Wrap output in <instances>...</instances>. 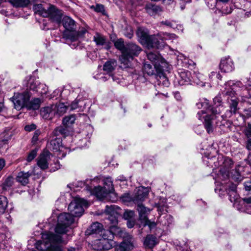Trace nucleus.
Masks as SVG:
<instances>
[{
	"mask_svg": "<svg viewBox=\"0 0 251 251\" xmlns=\"http://www.w3.org/2000/svg\"><path fill=\"white\" fill-rule=\"evenodd\" d=\"M74 221V218L69 213H60L57 209L53 211L48 219V228L53 229L56 234L50 231L42 233V240L35 244L37 251H62L61 245L66 243L61 235L68 232Z\"/></svg>",
	"mask_w": 251,
	"mask_h": 251,
	"instance_id": "nucleus-1",
	"label": "nucleus"
},
{
	"mask_svg": "<svg viewBox=\"0 0 251 251\" xmlns=\"http://www.w3.org/2000/svg\"><path fill=\"white\" fill-rule=\"evenodd\" d=\"M65 30L63 32V38L72 49L76 48L79 43L78 33L76 32L75 22L69 16H65L62 20Z\"/></svg>",
	"mask_w": 251,
	"mask_h": 251,
	"instance_id": "nucleus-2",
	"label": "nucleus"
},
{
	"mask_svg": "<svg viewBox=\"0 0 251 251\" xmlns=\"http://www.w3.org/2000/svg\"><path fill=\"white\" fill-rule=\"evenodd\" d=\"M241 84V82L234 83L233 81H229L225 84L226 87L223 92L224 97L226 99L229 104V111L231 114H235L238 109L239 100L236 96V87Z\"/></svg>",
	"mask_w": 251,
	"mask_h": 251,
	"instance_id": "nucleus-3",
	"label": "nucleus"
},
{
	"mask_svg": "<svg viewBox=\"0 0 251 251\" xmlns=\"http://www.w3.org/2000/svg\"><path fill=\"white\" fill-rule=\"evenodd\" d=\"M118 208V207L116 205H111L110 206L108 205L106 206L105 212L108 216L106 223L108 224L109 225L108 226L109 230H104V232L114 235L117 234V233L112 229H114L115 231L118 230L119 233L126 231L125 228H122L118 226V218L119 215L116 210V208Z\"/></svg>",
	"mask_w": 251,
	"mask_h": 251,
	"instance_id": "nucleus-4",
	"label": "nucleus"
},
{
	"mask_svg": "<svg viewBox=\"0 0 251 251\" xmlns=\"http://www.w3.org/2000/svg\"><path fill=\"white\" fill-rule=\"evenodd\" d=\"M141 51L142 49L137 45L132 42L126 43L125 52L120 57L122 67L125 68L129 67L131 61L134 57L137 56Z\"/></svg>",
	"mask_w": 251,
	"mask_h": 251,
	"instance_id": "nucleus-5",
	"label": "nucleus"
},
{
	"mask_svg": "<svg viewBox=\"0 0 251 251\" xmlns=\"http://www.w3.org/2000/svg\"><path fill=\"white\" fill-rule=\"evenodd\" d=\"M206 114L203 116L204 119V125L205 128L208 133H211L213 131L214 126L213 125L214 117L219 118L220 116V110L219 107H211L208 109L206 112L201 110L198 113V118L201 120V114Z\"/></svg>",
	"mask_w": 251,
	"mask_h": 251,
	"instance_id": "nucleus-6",
	"label": "nucleus"
},
{
	"mask_svg": "<svg viewBox=\"0 0 251 251\" xmlns=\"http://www.w3.org/2000/svg\"><path fill=\"white\" fill-rule=\"evenodd\" d=\"M112 230L117 233L116 236L123 239V242L115 247V251H130L133 249L134 239L132 236L126 232V231L119 233L118 230L116 231L114 229Z\"/></svg>",
	"mask_w": 251,
	"mask_h": 251,
	"instance_id": "nucleus-7",
	"label": "nucleus"
},
{
	"mask_svg": "<svg viewBox=\"0 0 251 251\" xmlns=\"http://www.w3.org/2000/svg\"><path fill=\"white\" fill-rule=\"evenodd\" d=\"M218 163L214 162L215 167H220L218 177L222 180L229 177V169L232 167L233 162L229 157L218 156Z\"/></svg>",
	"mask_w": 251,
	"mask_h": 251,
	"instance_id": "nucleus-8",
	"label": "nucleus"
},
{
	"mask_svg": "<svg viewBox=\"0 0 251 251\" xmlns=\"http://www.w3.org/2000/svg\"><path fill=\"white\" fill-rule=\"evenodd\" d=\"M88 207V201L83 199H76L74 201L71 202L68 206V210L70 214L73 217L81 216L83 212V207Z\"/></svg>",
	"mask_w": 251,
	"mask_h": 251,
	"instance_id": "nucleus-9",
	"label": "nucleus"
},
{
	"mask_svg": "<svg viewBox=\"0 0 251 251\" xmlns=\"http://www.w3.org/2000/svg\"><path fill=\"white\" fill-rule=\"evenodd\" d=\"M31 96L29 91H25L21 93H14V96L10 100L13 103L15 108L20 110L23 107H26Z\"/></svg>",
	"mask_w": 251,
	"mask_h": 251,
	"instance_id": "nucleus-10",
	"label": "nucleus"
},
{
	"mask_svg": "<svg viewBox=\"0 0 251 251\" xmlns=\"http://www.w3.org/2000/svg\"><path fill=\"white\" fill-rule=\"evenodd\" d=\"M169 69V66L167 63L163 62L162 65L153 64V65L145 63L144 65L143 71L145 74L149 75H154L156 77L160 72L168 71Z\"/></svg>",
	"mask_w": 251,
	"mask_h": 251,
	"instance_id": "nucleus-11",
	"label": "nucleus"
},
{
	"mask_svg": "<svg viewBox=\"0 0 251 251\" xmlns=\"http://www.w3.org/2000/svg\"><path fill=\"white\" fill-rule=\"evenodd\" d=\"M106 232H104L102 235V238L95 240L93 244V249L97 251L108 250L111 249L113 245V241L108 239L106 237Z\"/></svg>",
	"mask_w": 251,
	"mask_h": 251,
	"instance_id": "nucleus-12",
	"label": "nucleus"
},
{
	"mask_svg": "<svg viewBox=\"0 0 251 251\" xmlns=\"http://www.w3.org/2000/svg\"><path fill=\"white\" fill-rule=\"evenodd\" d=\"M44 17L49 18L52 22L59 24L61 22L62 13L56 6L50 5L47 7L46 12L43 13Z\"/></svg>",
	"mask_w": 251,
	"mask_h": 251,
	"instance_id": "nucleus-13",
	"label": "nucleus"
},
{
	"mask_svg": "<svg viewBox=\"0 0 251 251\" xmlns=\"http://www.w3.org/2000/svg\"><path fill=\"white\" fill-rule=\"evenodd\" d=\"M146 45L150 48L161 49L164 46L162 37L160 34L151 35Z\"/></svg>",
	"mask_w": 251,
	"mask_h": 251,
	"instance_id": "nucleus-14",
	"label": "nucleus"
},
{
	"mask_svg": "<svg viewBox=\"0 0 251 251\" xmlns=\"http://www.w3.org/2000/svg\"><path fill=\"white\" fill-rule=\"evenodd\" d=\"M219 68L222 72L229 73L234 69V65L232 60L227 56L221 59Z\"/></svg>",
	"mask_w": 251,
	"mask_h": 251,
	"instance_id": "nucleus-15",
	"label": "nucleus"
},
{
	"mask_svg": "<svg viewBox=\"0 0 251 251\" xmlns=\"http://www.w3.org/2000/svg\"><path fill=\"white\" fill-rule=\"evenodd\" d=\"M148 194L149 189L148 188L143 186L139 187L133 196V202L137 204L141 203L148 197Z\"/></svg>",
	"mask_w": 251,
	"mask_h": 251,
	"instance_id": "nucleus-16",
	"label": "nucleus"
},
{
	"mask_svg": "<svg viewBox=\"0 0 251 251\" xmlns=\"http://www.w3.org/2000/svg\"><path fill=\"white\" fill-rule=\"evenodd\" d=\"M179 78L178 82L180 85L191 84L192 82V75L187 70H181L179 72Z\"/></svg>",
	"mask_w": 251,
	"mask_h": 251,
	"instance_id": "nucleus-17",
	"label": "nucleus"
},
{
	"mask_svg": "<svg viewBox=\"0 0 251 251\" xmlns=\"http://www.w3.org/2000/svg\"><path fill=\"white\" fill-rule=\"evenodd\" d=\"M136 34L139 38V42L144 45H146L148 43V40H149L151 36L149 35L148 30L143 27H139L137 30Z\"/></svg>",
	"mask_w": 251,
	"mask_h": 251,
	"instance_id": "nucleus-18",
	"label": "nucleus"
},
{
	"mask_svg": "<svg viewBox=\"0 0 251 251\" xmlns=\"http://www.w3.org/2000/svg\"><path fill=\"white\" fill-rule=\"evenodd\" d=\"M50 158L49 152H44L41 154L38 157L37 165L42 170L48 168L49 165V160Z\"/></svg>",
	"mask_w": 251,
	"mask_h": 251,
	"instance_id": "nucleus-19",
	"label": "nucleus"
},
{
	"mask_svg": "<svg viewBox=\"0 0 251 251\" xmlns=\"http://www.w3.org/2000/svg\"><path fill=\"white\" fill-rule=\"evenodd\" d=\"M148 59L150 60L153 64H161L162 63H167L166 60L163 58L156 51H149L147 52Z\"/></svg>",
	"mask_w": 251,
	"mask_h": 251,
	"instance_id": "nucleus-20",
	"label": "nucleus"
},
{
	"mask_svg": "<svg viewBox=\"0 0 251 251\" xmlns=\"http://www.w3.org/2000/svg\"><path fill=\"white\" fill-rule=\"evenodd\" d=\"M117 66V63L116 60L110 59L107 60L103 66V70L106 72L108 75L113 73Z\"/></svg>",
	"mask_w": 251,
	"mask_h": 251,
	"instance_id": "nucleus-21",
	"label": "nucleus"
},
{
	"mask_svg": "<svg viewBox=\"0 0 251 251\" xmlns=\"http://www.w3.org/2000/svg\"><path fill=\"white\" fill-rule=\"evenodd\" d=\"M103 229V226L101 224L95 222L91 225L89 228L86 230V232L88 235L100 234V233H101V235H102V232Z\"/></svg>",
	"mask_w": 251,
	"mask_h": 251,
	"instance_id": "nucleus-22",
	"label": "nucleus"
},
{
	"mask_svg": "<svg viewBox=\"0 0 251 251\" xmlns=\"http://www.w3.org/2000/svg\"><path fill=\"white\" fill-rule=\"evenodd\" d=\"M49 148L54 152L61 151L63 149L61 140L60 138H55L50 141L48 145Z\"/></svg>",
	"mask_w": 251,
	"mask_h": 251,
	"instance_id": "nucleus-23",
	"label": "nucleus"
},
{
	"mask_svg": "<svg viewBox=\"0 0 251 251\" xmlns=\"http://www.w3.org/2000/svg\"><path fill=\"white\" fill-rule=\"evenodd\" d=\"M92 193L96 196L98 199H102V198L106 197L108 193H109L103 187L100 186H96L92 191Z\"/></svg>",
	"mask_w": 251,
	"mask_h": 251,
	"instance_id": "nucleus-24",
	"label": "nucleus"
},
{
	"mask_svg": "<svg viewBox=\"0 0 251 251\" xmlns=\"http://www.w3.org/2000/svg\"><path fill=\"white\" fill-rule=\"evenodd\" d=\"M145 9L151 16L158 14L162 11V9L159 6L152 3H147L145 6Z\"/></svg>",
	"mask_w": 251,
	"mask_h": 251,
	"instance_id": "nucleus-25",
	"label": "nucleus"
},
{
	"mask_svg": "<svg viewBox=\"0 0 251 251\" xmlns=\"http://www.w3.org/2000/svg\"><path fill=\"white\" fill-rule=\"evenodd\" d=\"M164 71L160 72L155 77V78L157 81V84L158 85L168 87L170 85V82L168 78L164 75Z\"/></svg>",
	"mask_w": 251,
	"mask_h": 251,
	"instance_id": "nucleus-26",
	"label": "nucleus"
},
{
	"mask_svg": "<svg viewBox=\"0 0 251 251\" xmlns=\"http://www.w3.org/2000/svg\"><path fill=\"white\" fill-rule=\"evenodd\" d=\"M157 243L156 237L152 235H148L144 242L145 248L149 249L153 248Z\"/></svg>",
	"mask_w": 251,
	"mask_h": 251,
	"instance_id": "nucleus-27",
	"label": "nucleus"
},
{
	"mask_svg": "<svg viewBox=\"0 0 251 251\" xmlns=\"http://www.w3.org/2000/svg\"><path fill=\"white\" fill-rule=\"evenodd\" d=\"M8 1L15 8H24L27 7L30 3V0H5Z\"/></svg>",
	"mask_w": 251,
	"mask_h": 251,
	"instance_id": "nucleus-28",
	"label": "nucleus"
},
{
	"mask_svg": "<svg viewBox=\"0 0 251 251\" xmlns=\"http://www.w3.org/2000/svg\"><path fill=\"white\" fill-rule=\"evenodd\" d=\"M31 174L29 172H20L17 176V180L23 185H25L28 183L29 177Z\"/></svg>",
	"mask_w": 251,
	"mask_h": 251,
	"instance_id": "nucleus-29",
	"label": "nucleus"
},
{
	"mask_svg": "<svg viewBox=\"0 0 251 251\" xmlns=\"http://www.w3.org/2000/svg\"><path fill=\"white\" fill-rule=\"evenodd\" d=\"M137 210L139 212V218L141 220L146 219L147 215L150 212V209L145 207L142 203L137 204Z\"/></svg>",
	"mask_w": 251,
	"mask_h": 251,
	"instance_id": "nucleus-30",
	"label": "nucleus"
},
{
	"mask_svg": "<svg viewBox=\"0 0 251 251\" xmlns=\"http://www.w3.org/2000/svg\"><path fill=\"white\" fill-rule=\"evenodd\" d=\"M94 41L98 47H102L106 45V38L102 34L97 32L93 37Z\"/></svg>",
	"mask_w": 251,
	"mask_h": 251,
	"instance_id": "nucleus-31",
	"label": "nucleus"
},
{
	"mask_svg": "<svg viewBox=\"0 0 251 251\" xmlns=\"http://www.w3.org/2000/svg\"><path fill=\"white\" fill-rule=\"evenodd\" d=\"M41 100L40 98H34L27 102L26 108L28 109L36 110L40 106Z\"/></svg>",
	"mask_w": 251,
	"mask_h": 251,
	"instance_id": "nucleus-32",
	"label": "nucleus"
},
{
	"mask_svg": "<svg viewBox=\"0 0 251 251\" xmlns=\"http://www.w3.org/2000/svg\"><path fill=\"white\" fill-rule=\"evenodd\" d=\"M203 75L199 72H194L192 75V82L201 87L205 86V82L203 81Z\"/></svg>",
	"mask_w": 251,
	"mask_h": 251,
	"instance_id": "nucleus-33",
	"label": "nucleus"
},
{
	"mask_svg": "<svg viewBox=\"0 0 251 251\" xmlns=\"http://www.w3.org/2000/svg\"><path fill=\"white\" fill-rule=\"evenodd\" d=\"M114 45L116 49L120 51L121 55L124 54L126 47V43L125 44L122 38L118 39L116 40L114 42Z\"/></svg>",
	"mask_w": 251,
	"mask_h": 251,
	"instance_id": "nucleus-34",
	"label": "nucleus"
},
{
	"mask_svg": "<svg viewBox=\"0 0 251 251\" xmlns=\"http://www.w3.org/2000/svg\"><path fill=\"white\" fill-rule=\"evenodd\" d=\"M104 188L106 189L107 191L109 193H111L114 190L113 181L111 177H104L102 179Z\"/></svg>",
	"mask_w": 251,
	"mask_h": 251,
	"instance_id": "nucleus-35",
	"label": "nucleus"
},
{
	"mask_svg": "<svg viewBox=\"0 0 251 251\" xmlns=\"http://www.w3.org/2000/svg\"><path fill=\"white\" fill-rule=\"evenodd\" d=\"M160 24L162 25H166L174 29H177L178 30H180L181 32L183 31L182 26L180 25L176 24L175 21L165 20L161 22Z\"/></svg>",
	"mask_w": 251,
	"mask_h": 251,
	"instance_id": "nucleus-36",
	"label": "nucleus"
},
{
	"mask_svg": "<svg viewBox=\"0 0 251 251\" xmlns=\"http://www.w3.org/2000/svg\"><path fill=\"white\" fill-rule=\"evenodd\" d=\"M54 112L52 110V107H46L41 111V114L44 119H51Z\"/></svg>",
	"mask_w": 251,
	"mask_h": 251,
	"instance_id": "nucleus-37",
	"label": "nucleus"
},
{
	"mask_svg": "<svg viewBox=\"0 0 251 251\" xmlns=\"http://www.w3.org/2000/svg\"><path fill=\"white\" fill-rule=\"evenodd\" d=\"M93 132V127L90 125H87L82 131V135L85 136V140L89 142V139H90Z\"/></svg>",
	"mask_w": 251,
	"mask_h": 251,
	"instance_id": "nucleus-38",
	"label": "nucleus"
},
{
	"mask_svg": "<svg viewBox=\"0 0 251 251\" xmlns=\"http://www.w3.org/2000/svg\"><path fill=\"white\" fill-rule=\"evenodd\" d=\"M76 120L75 115H70L65 116L62 120V124L65 126H70L74 124Z\"/></svg>",
	"mask_w": 251,
	"mask_h": 251,
	"instance_id": "nucleus-39",
	"label": "nucleus"
},
{
	"mask_svg": "<svg viewBox=\"0 0 251 251\" xmlns=\"http://www.w3.org/2000/svg\"><path fill=\"white\" fill-rule=\"evenodd\" d=\"M12 136V131L10 130H5L0 135V141L4 144H7V142L11 138Z\"/></svg>",
	"mask_w": 251,
	"mask_h": 251,
	"instance_id": "nucleus-40",
	"label": "nucleus"
},
{
	"mask_svg": "<svg viewBox=\"0 0 251 251\" xmlns=\"http://www.w3.org/2000/svg\"><path fill=\"white\" fill-rule=\"evenodd\" d=\"M196 106L199 109L203 108L204 112L207 111L210 106L208 100L206 99H200L199 101L196 103Z\"/></svg>",
	"mask_w": 251,
	"mask_h": 251,
	"instance_id": "nucleus-41",
	"label": "nucleus"
},
{
	"mask_svg": "<svg viewBox=\"0 0 251 251\" xmlns=\"http://www.w3.org/2000/svg\"><path fill=\"white\" fill-rule=\"evenodd\" d=\"M68 126L64 127L63 126H60L58 127H57L53 131V134L55 136H58L59 135H62L63 136H66L67 134H68V130L67 129Z\"/></svg>",
	"mask_w": 251,
	"mask_h": 251,
	"instance_id": "nucleus-42",
	"label": "nucleus"
},
{
	"mask_svg": "<svg viewBox=\"0 0 251 251\" xmlns=\"http://www.w3.org/2000/svg\"><path fill=\"white\" fill-rule=\"evenodd\" d=\"M236 188L237 186L236 184L231 183L228 186V188L227 190L228 194L229 196L230 197V200L231 201H232L231 200V196L232 195H233V198L234 200L237 199V196L236 195Z\"/></svg>",
	"mask_w": 251,
	"mask_h": 251,
	"instance_id": "nucleus-43",
	"label": "nucleus"
},
{
	"mask_svg": "<svg viewBox=\"0 0 251 251\" xmlns=\"http://www.w3.org/2000/svg\"><path fill=\"white\" fill-rule=\"evenodd\" d=\"M39 84V81L38 80L30 79L27 86L26 91H28V89H29L30 90L37 92V88Z\"/></svg>",
	"mask_w": 251,
	"mask_h": 251,
	"instance_id": "nucleus-44",
	"label": "nucleus"
},
{
	"mask_svg": "<svg viewBox=\"0 0 251 251\" xmlns=\"http://www.w3.org/2000/svg\"><path fill=\"white\" fill-rule=\"evenodd\" d=\"M56 109V114L61 116L65 113L68 108V106L65 105L64 103H60L55 106Z\"/></svg>",
	"mask_w": 251,
	"mask_h": 251,
	"instance_id": "nucleus-45",
	"label": "nucleus"
},
{
	"mask_svg": "<svg viewBox=\"0 0 251 251\" xmlns=\"http://www.w3.org/2000/svg\"><path fill=\"white\" fill-rule=\"evenodd\" d=\"M8 201L7 198L0 195V214L4 213L7 208Z\"/></svg>",
	"mask_w": 251,
	"mask_h": 251,
	"instance_id": "nucleus-46",
	"label": "nucleus"
},
{
	"mask_svg": "<svg viewBox=\"0 0 251 251\" xmlns=\"http://www.w3.org/2000/svg\"><path fill=\"white\" fill-rule=\"evenodd\" d=\"M33 9L35 13L43 17V13L46 12L47 8L43 7L41 4H37L33 5Z\"/></svg>",
	"mask_w": 251,
	"mask_h": 251,
	"instance_id": "nucleus-47",
	"label": "nucleus"
},
{
	"mask_svg": "<svg viewBox=\"0 0 251 251\" xmlns=\"http://www.w3.org/2000/svg\"><path fill=\"white\" fill-rule=\"evenodd\" d=\"M48 91V86L44 83H41L39 82V84L37 88V93L41 95H45Z\"/></svg>",
	"mask_w": 251,
	"mask_h": 251,
	"instance_id": "nucleus-48",
	"label": "nucleus"
},
{
	"mask_svg": "<svg viewBox=\"0 0 251 251\" xmlns=\"http://www.w3.org/2000/svg\"><path fill=\"white\" fill-rule=\"evenodd\" d=\"M133 196H131L129 193H126L122 195L121 197V200L124 202H133Z\"/></svg>",
	"mask_w": 251,
	"mask_h": 251,
	"instance_id": "nucleus-49",
	"label": "nucleus"
},
{
	"mask_svg": "<svg viewBox=\"0 0 251 251\" xmlns=\"http://www.w3.org/2000/svg\"><path fill=\"white\" fill-rule=\"evenodd\" d=\"M38 150L37 149L31 150L27 155L26 161L28 162L32 161L37 156Z\"/></svg>",
	"mask_w": 251,
	"mask_h": 251,
	"instance_id": "nucleus-50",
	"label": "nucleus"
},
{
	"mask_svg": "<svg viewBox=\"0 0 251 251\" xmlns=\"http://www.w3.org/2000/svg\"><path fill=\"white\" fill-rule=\"evenodd\" d=\"M134 217V212L132 210L126 211L123 215L124 218L126 220L133 219Z\"/></svg>",
	"mask_w": 251,
	"mask_h": 251,
	"instance_id": "nucleus-51",
	"label": "nucleus"
},
{
	"mask_svg": "<svg viewBox=\"0 0 251 251\" xmlns=\"http://www.w3.org/2000/svg\"><path fill=\"white\" fill-rule=\"evenodd\" d=\"M124 35L129 39L132 38L133 35V30L131 27L126 26L124 30Z\"/></svg>",
	"mask_w": 251,
	"mask_h": 251,
	"instance_id": "nucleus-52",
	"label": "nucleus"
},
{
	"mask_svg": "<svg viewBox=\"0 0 251 251\" xmlns=\"http://www.w3.org/2000/svg\"><path fill=\"white\" fill-rule=\"evenodd\" d=\"M12 184L11 179L10 178H7L2 184V188L4 190H7L10 187Z\"/></svg>",
	"mask_w": 251,
	"mask_h": 251,
	"instance_id": "nucleus-53",
	"label": "nucleus"
},
{
	"mask_svg": "<svg viewBox=\"0 0 251 251\" xmlns=\"http://www.w3.org/2000/svg\"><path fill=\"white\" fill-rule=\"evenodd\" d=\"M82 102L81 101L78 100H75L70 105V110H73L77 108L79 106H81L79 104V103Z\"/></svg>",
	"mask_w": 251,
	"mask_h": 251,
	"instance_id": "nucleus-54",
	"label": "nucleus"
},
{
	"mask_svg": "<svg viewBox=\"0 0 251 251\" xmlns=\"http://www.w3.org/2000/svg\"><path fill=\"white\" fill-rule=\"evenodd\" d=\"M145 221V226H149L150 229L153 228L155 227L156 224L153 222H151L147 218L146 219L143 220Z\"/></svg>",
	"mask_w": 251,
	"mask_h": 251,
	"instance_id": "nucleus-55",
	"label": "nucleus"
},
{
	"mask_svg": "<svg viewBox=\"0 0 251 251\" xmlns=\"http://www.w3.org/2000/svg\"><path fill=\"white\" fill-rule=\"evenodd\" d=\"M119 181L121 182H123V185H127V179L123 175H120L117 177L116 179V181Z\"/></svg>",
	"mask_w": 251,
	"mask_h": 251,
	"instance_id": "nucleus-56",
	"label": "nucleus"
},
{
	"mask_svg": "<svg viewBox=\"0 0 251 251\" xmlns=\"http://www.w3.org/2000/svg\"><path fill=\"white\" fill-rule=\"evenodd\" d=\"M95 10L97 12H100L102 14H103L105 11L103 5L100 4H97L96 5Z\"/></svg>",
	"mask_w": 251,
	"mask_h": 251,
	"instance_id": "nucleus-57",
	"label": "nucleus"
},
{
	"mask_svg": "<svg viewBox=\"0 0 251 251\" xmlns=\"http://www.w3.org/2000/svg\"><path fill=\"white\" fill-rule=\"evenodd\" d=\"M41 133V132L39 130H36L34 133V135L33 136V137L32 138V142L33 143H35L38 140V137L40 135Z\"/></svg>",
	"mask_w": 251,
	"mask_h": 251,
	"instance_id": "nucleus-58",
	"label": "nucleus"
},
{
	"mask_svg": "<svg viewBox=\"0 0 251 251\" xmlns=\"http://www.w3.org/2000/svg\"><path fill=\"white\" fill-rule=\"evenodd\" d=\"M94 77L96 79H99L104 82L106 81L108 79L107 77L104 76L103 75H102L101 74H97L94 76Z\"/></svg>",
	"mask_w": 251,
	"mask_h": 251,
	"instance_id": "nucleus-59",
	"label": "nucleus"
},
{
	"mask_svg": "<svg viewBox=\"0 0 251 251\" xmlns=\"http://www.w3.org/2000/svg\"><path fill=\"white\" fill-rule=\"evenodd\" d=\"M36 128V125L34 124H32L30 125L25 126V129L27 131H31L32 130L35 129Z\"/></svg>",
	"mask_w": 251,
	"mask_h": 251,
	"instance_id": "nucleus-60",
	"label": "nucleus"
},
{
	"mask_svg": "<svg viewBox=\"0 0 251 251\" xmlns=\"http://www.w3.org/2000/svg\"><path fill=\"white\" fill-rule=\"evenodd\" d=\"M244 187L246 191L251 190V181H247L244 182Z\"/></svg>",
	"mask_w": 251,
	"mask_h": 251,
	"instance_id": "nucleus-61",
	"label": "nucleus"
},
{
	"mask_svg": "<svg viewBox=\"0 0 251 251\" xmlns=\"http://www.w3.org/2000/svg\"><path fill=\"white\" fill-rule=\"evenodd\" d=\"M245 134L248 137L251 136V124H248L245 130Z\"/></svg>",
	"mask_w": 251,
	"mask_h": 251,
	"instance_id": "nucleus-62",
	"label": "nucleus"
},
{
	"mask_svg": "<svg viewBox=\"0 0 251 251\" xmlns=\"http://www.w3.org/2000/svg\"><path fill=\"white\" fill-rule=\"evenodd\" d=\"M87 32V30L84 28H82L80 30L76 31V32L78 33L79 39L82 37Z\"/></svg>",
	"mask_w": 251,
	"mask_h": 251,
	"instance_id": "nucleus-63",
	"label": "nucleus"
},
{
	"mask_svg": "<svg viewBox=\"0 0 251 251\" xmlns=\"http://www.w3.org/2000/svg\"><path fill=\"white\" fill-rule=\"evenodd\" d=\"M126 225L128 228H132L135 225V222L133 219L127 220Z\"/></svg>",
	"mask_w": 251,
	"mask_h": 251,
	"instance_id": "nucleus-64",
	"label": "nucleus"
}]
</instances>
